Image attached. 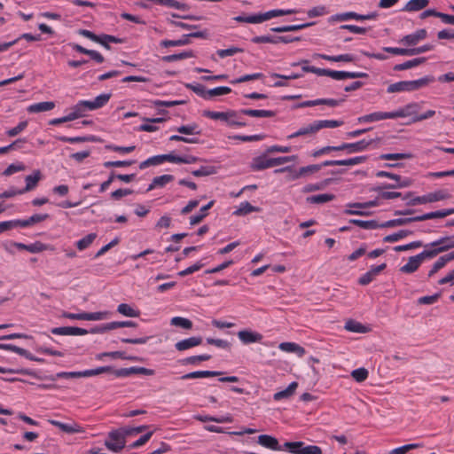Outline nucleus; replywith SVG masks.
<instances>
[{
    "label": "nucleus",
    "instance_id": "f257e3e1",
    "mask_svg": "<svg viewBox=\"0 0 454 454\" xmlns=\"http://www.w3.org/2000/svg\"><path fill=\"white\" fill-rule=\"evenodd\" d=\"M434 81L435 79L433 75H427L414 81H401L390 84L387 87V91L388 93H395L401 91H414L428 85L429 83Z\"/></svg>",
    "mask_w": 454,
    "mask_h": 454
},
{
    "label": "nucleus",
    "instance_id": "f03ea898",
    "mask_svg": "<svg viewBox=\"0 0 454 454\" xmlns=\"http://www.w3.org/2000/svg\"><path fill=\"white\" fill-rule=\"evenodd\" d=\"M450 198V194L445 190H438L423 196L415 197L407 202L408 206H416L419 204L432 203L444 200Z\"/></svg>",
    "mask_w": 454,
    "mask_h": 454
},
{
    "label": "nucleus",
    "instance_id": "7ed1b4c3",
    "mask_svg": "<svg viewBox=\"0 0 454 454\" xmlns=\"http://www.w3.org/2000/svg\"><path fill=\"white\" fill-rule=\"evenodd\" d=\"M104 371H106V370L103 368L98 367L95 369H89V370L81 371V372H58L55 375H51V376L45 377L44 379L54 381L59 378L72 379V378L92 377V376H97V375L102 374Z\"/></svg>",
    "mask_w": 454,
    "mask_h": 454
},
{
    "label": "nucleus",
    "instance_id": "20e7f679",
    "mask_svg": "<svg viewBox=\"0 0 454 454\" xmlns=\"http://www.w3.org/2000/svg\"><path fill=\"white\" fill-rule=\"evenodd\" d=\"M284 447L293 454H322L320 447L317 445L305 446L303 442H286L284 443Z\"/></svg>",
    "mask_w": 454,
    "mask_h": 454
},
{
    "label": "nucleus",
    "instance_id": "39448f33",
    "mask_svg": "<svg viewBox=\"0 0 454 454\" xmlns=\"http://www.w3.org/2000/svg\"><path fill=\"white\" fill-rule=\"evenodd\" d=\"M372 143V140L366 141L365 139H362L355 143H342L338 145V148L339 152L345 151L348 154H351L365 151Z\"/></svg>",
    "mask_w": 454,
    "mask_h": 454
},
{
    "label": "nucleus",
    "instance_id": "423d86ee",
    "mask_svg": "<svg viewBox=\"0 0 454 454\" xmlns=\"http://www.w3.org/2000/svg\"><path fill=\"white\" fill-rule=\"evenodd\" d=\"M427 37V31L425 28H421L412 34L404 35L403 38L399 40V43L403 44L405 46H415L420 41L426 39Z\"/></svg>",
    "mask_w": 454,
    "mask_h": 454
},
{
    "label": "nucleus",
    "instance_id": "0eeeda50",
    "mask_svg": "<svg viewBox=\"0 0 454 454\" xmlns=\"http://www.w3.org/2000/svg\"><path fill=\"white\" fill-rule=\"evenodd\" d=\"M386 268H387V264L385 262L381 263L380 265H377V266H372L370 269V270H368L366 273H364L358 278V281H357L358 284L361 286L369 285L371 282H372L374 280L376 276H378Z\"/></svg>",
    "mask_w": 454,
    "mask_h": 454
},
{
    "label": "nucleus",
    "instance_id": "6e6552de",
    "mask_svg": "<svg viewBox=\"0 0 454 454\" xmlns=\"http://www.w3.org/2000/svg\"><path fill=\"white\" fill-rule=\"evenodd\" d=\"M420 109V106L418 103H410L403 107L397 109L396 111L391 112L392 119L403 118L407 116H415L419 115L418 112Z\"/></svg>",
    "mask_w": 454,
    "mask_h": 454
},
{
    "label": "nucleus",
    "instance_id": "1a4fd4ad",
    "mask_svg": "<svg viewBox=\"0 0 454 454\" xmlns=\"http://www.w3.org/2000/svg\"><path fill=\"white\" fill-rule=\"evenodd\" d=\"M0 349L15 352V353L19 354L20 356H22L30 361H35V362H38V363L44 362L43 358L35 356L30 352H28L27 349L20 348L13 344L0 343Z\"/></svg>",
    "mask_w": 454,
    "mask_h": 454
},
{
    "label": "nucleus",
    "instance_id": "9d476101",
    "mask_svg": "<svg viewBox=\"0 0 454 454\" xmlns=\"http://www.w3.org/2000/svg\"><path fill=\"white\" fill-rule=\"evenodd\" d=\"M266 153L262 155L257 156L253 159L251 168L254 171H260L269 168L274 167L273 159L267 158Z\"/></svg>",
    "mask_w": 454,
    "mask_h": 454
},
{
    "label": "nucleus",
    "instance_id": "9b49d317",
    "mask_svg": "<svg viewBox=\"0 0 454 454\" xmlns=\"http://www.w3.org/2000/svg\"><path fill=\"white\" fill-rule=\"evenodd\" d=\"M51 333L55 335H85L88 334L86 329L77 326H62L51 328Z\"/></svg>",
    "mask_w": 454,
    "mask_h": 454
},
{
    "label": "nucleus",
    "instance_id": "f8f14e48",
    "mask_svg": "<svg viewBox=\"0 0 454 454\" xmlns=\"http://www.w3.org/2000/svg\"><path fill=\"white\" fill-rule=\"evenodd\" d=\"M257 442L272 450H282L285 447L281 446L277 438L269 434H261L258 436Z\"/></svg>",
    "mask_w": 454,
    "mask_h": 454
},
{
    "label": "nucleus",
    "instance_id": "ddd939ff",
    "mask_svg": "<svg viewBox=\"0 0 454 454\" xmlns=\"http://www.w3.org/2000/svg\"><path fill=\"white\" fill-rule=\"evenodd\" d=\"M71 47L74 51H75L79 53L90 56V58L92 60H94L95 62H97L98 64H101L105 61L104 56L97 51L86 49L83 46L77 44V43H72Z\"/></svg>",
    "mask_w": 454,
    "mask_h": 454
},
{
    "label": "nucleus",
    "instance_id": "4468645a",
    "mask_svg": "<svg viewBox=\"0 0 454 454\" xmlns=\"http://www.w3.org/2000/svg\"><path fill=\"white\" fill-rule=\"evenodd\" d=\"M386 119H392L391 112H374L357 118L359 123L379 121Z\"/></svg>",
    "mask_w": 454,
    "mask_h": 454
},
{
    "label": "nucleus",
    "instance_id": "2eb2a0df",
    "mask_svg": "<svg viewBox=\"0 0 454 454\" xmlns=\"http://www.w3.org/2000/svg\"><path fill=\"white\" fill-rule=\"evenodd\" d=\"M238 337L244 344H250L260 342L262 340V335L257 332L249 330H241L238 333Z\"/></svg>",
    "mask_w": 454,
    "mask_h": 454
},
{
    "label": "nucleus",
    "instance_id": "dca6fc26",
    "mask_svg": "<svg viewBox=\"0 0 454 454\" xmlns=\"http://www.w3.org/2000/svg\"><path fill=\"white\" fill-rule=\"evenodd\" d=\"M439 247L442 253L448 251L454 248V236L442 237L430 244L425 245V247Z\"/></svg>",
    "mask_w": 454,
    "mask_h": 454
},
{
    "label": "nucleus",
    "instance_id": "f3484780",
    "mask_svg": "<svg viewBox=\"0 0 454 454\" xmlns=\"http://www.w3.org/2000/svg\"><path fill=\"white\" fill-rule=\"evenodd\" d=\"M201 343H202V338L201 337H200V336H198V337L197 336H192V337H190L188 339H184V340L177 341L175 344V348L178 351H184V350L189 349L191 348L199 346Z\"/></svg>",
    "mask_w": 454,
    "mask_h": 454
},
{
    "label": "nucleus",
    "instance_id": "a211bd4d",
    "mask_svg": "<svg viewBox=\"0 0 454 454\" xmlns=\"http://www.w3.org/2000/svg\"><path fill=\"white\" fill-rule=\"evenodd\" d=\"M222 372L218 371H195L186 374H184L180 377V380H192V379H201V378H208V377H215L222 375Z\"/></svg>",
    "mask_w": 454,
    "mask_h": 454
},
{
    "label": "nucleus",
    "instance_id": "6ab92c4d",
    "mask_svg": "<svg viewBox=\"0 0 454 454\" xmlns=\"http://www.w3.org/2000/svg\"><path fill=\"white\" fill-rule=\"evenodd\" d=\"M239 113L234 110H229L227 112H215L210 110H205L203 116L210 118L212 120H220L226 122L229 116H238Z\"/></svg>",
    "mask_w": 454,
    "mask_h": 454
},
{
    "label": "nucleus",
    "instance_id": "aec40b11",
    "mask_svg": "<svg viewBox=\"0 0 454 454\" xmlns=\"http://www.w3.org/2000/svg\"><path fill=\"white\" fill-rule=\"evenodd\" d=\"M48 421L52 426L57 427L61 431H63L67 434L81 433L82 431V427L76 423L65 424V423H62L60 421L54 420V419H49Z\"/></svg>",
    "mask_w": 454,
    "mask_h": 454
},
{
    "label": "nucleus",
    "instance_id": "412c9836",
    "mask_svg": "<svg viewBox=\"0 0 454 454\" xmlns=\"http://www.w3.org/2000/svg\"><path fill=\"white\" fill-rule=\"evenodd\" d=\"M12 246L21 250H27L30 253H40L46 249V245L40 241H36L30 245H26L20 242H12Z\"/></svg>",
    "mask_w": 454,
    "mask_h": 454
},
{
    "label": "nucleus",
    "instance_id": "4be33fe9",
    "mask_svg": "<svg viewBox=\"0 0 454 454\" xmlns=\"http://www.w3.org/2000/svg\"><path fill=\"white\" fill-rule=\"evenodd\" d=\"M297 12H298V11L294 10V9H287V10L276 9V10H270L264 13H261V17H262V21L263 22V21L269 20L275 17L295 14Z\"/></svg>",
    "mask_w": 454,
    "mask_h": 454
},
{
    "label": "nucleus",
    "instance_id": "5701e85b",
    "mask_svg": "<svg viewBox=\"0 0 454 454\" xmlns=\"http://www.w3.org/2000/svg\"><path fill=\"white\" fill-rule=\"evenodd\" d=\"M239 114H244L251 117H273L276 115V113L271 110H257V109H241L238 112Z\"/></svg>",
    "mask_w": 454,
    "mask_h": 454
},
{
    "label": "nucleus",
    "instance_id": "b1692460",
    "mask_svg": "<svg viewBox=\"0 0 454 454\" xmlns=\"http://www.w3.org/2000/svg\"><path fill=\"white\" fill-rule=\"evenodd\" d=\"M421 261L419 255L411 256L408 262L400 268V271L406 274L415 272L420 266Z\"/></svg>",
    "mask_w": 454,
    "mask_h": 454
},
{
    "label": "nucleus",
    "instance_id": "393cba45",
    "mask_svg": "<svg viewBox=\"0 0 454 454\" xmlns=\"http://www.w3.org/2000/svg\"><path fill=\"white\" fill-rule=\"evenodd\" d=\"M315 25V22H308V23H302L298 25H287V26H282V27H271L270 30L275 33H285V32H294L301 30L303 28L309 27Z\"/></svg>",
    "mask_w": 454,
    "mask_h": 454
},
{
    "label": "nucleus",
    "instance_id": "a878e982",
    "mask_svg": "<svg viewBox=\"0 0 454 454\" xmlns=\"http://www.w3.org/2000/svg\"><path fill=\"white\" fill-rule=\"evenodd\" d=\"M174 179H175L174 176L168 175V174L156 176L153 179L152 183L149 184L146 192H150V191L155 189L156 187H163L167 184L172 182Z\"/></svg>",
    "mask_w": 454,
    "mask_h": 454
},
{
    "label": "nucleus",
    "instance_id": "bb28decb",
    "mask_svg": "<svg viewBox=\"0 0 454 454\" xmlns=\"http://www.w3.org/2000/svg\"><path fill=\"white\" fill-rule=\"evenodd\" d=\"M41 179V172L36 170L33 175H28L26 176V186L22 190H20V192H27L35 189L37 185V183Z\"/></svg>",
    "mask_w": 454,
    "mask_h": 454
},
{
    "label": "nucleus",
    "instance_id": "cd10ccee",
    "mask_svg": "<svg viewBox=\"0 0 454 454\" xmlns=\"http://www.w3.org/2000/svg\"><path fill=\"white\" fill-rule=\"evenodd\" d=\"M55 107V103L52 101H44V102H39L33 105H30L27 107V112L34 114V113H41V112H47L51 111Z\"/></svg>",
    "mask_w": 454,
    "mask_h": 454
},
{
    "label": "nucleus",
    "instance_id": "c85d7f7f",
    "mask_svg": "<svg viewBox=\"0 0 454 454\" xmlns=\"http://www.w3.org/2000/svg\"><path fill=\"white\" fill-rule=\"evenodd\" d=\"M412 222H419L417 216L407 217V218H396L388 220L381 223V228H392L395 226L406 225Z\"/></svg>",
    "mask_w": 454,
    "mask_h": 454
},
{
    "label": "nucleus",
    "instance_id": "c756f323",
    "mask_svg": "<svg viewBox=\"0 0 454 454\" xmlns=\"http://www.w3.org/2000/svg\"><path fill=\"white\" fill-rule=\"evenodd\" d=\"M99 41H97L96 43L101 44L105 49L111 50L110 43H122L124 42V39L116 37L114 35H106V34H101L98 35Z\"/></svg>",
    "mask_w": 454,
    "mask_h": 454
},
{
    "label": "nucleus",
    "instance_id": "7c9ffc66",
    "mask_svg": "<svg viewBox=\"0 0 454 454\" xmlns=\"http://www.w3.org/2000/svg\"><path fill=\"white\" fill-rule=\"evenodd\" d=\"M298 387L296 381L292 382L286 389L278 391L274 394L273 398L275 401L290 398L294 393Z\"/></svg>",
    "mask_w": 454,
    "mask_h": 454
},
{
    "label": "nucleus",
    "instance_id": "2f4dec72",
    "mask_svg": "<svg viewBox=\"0 0 454 454\" xmlns=\"http://www.w3.org/2000/svg\"><path fill=\"white\" fill-rule=\"evenodd\" d=\"M426 61V58H416L413 59L407 60L401 64H396L394 66L393 69L394 71H403L406 69H410L415 67L419 66L420 64H423Z\"/></svg>",
    "mask_w": 454,
    "mask_h": 454
},
{
    "label": "nucleus",
    "instance_id": "473e14b6",
    "mask_svg": "<svg viewBox=\"0 0 454 454\" xmlns=\"http://www.w3.org/2000/svg\"><path fill=\"white\" fill-rule=\"evenodd\" d=\"M349 223L359 226L364 230H375L378 228H381V223H379L376 220H359V219H350Z\"/></svg>",
    "mask_w": 454,
    "mask_h": 454
},
{
    "label": "nucleus",
    "instance_id": "72a5a7b5",
    "mask_svg": "<svg viewBox=\"0 0 454 454\" xmlns=\"http://www.w3.org/2000/svg\"><path fill=\"white\" fill-rule=\"evenodd\" d=\"M429 4V0H410L403 11L405 12H418L426 8Z\"/></svg>",
    "mask_w": 454,
    "mask_h": 454
},
{
    "label": "nucleus",
    "instance_id": "f704fd0d",
    "mask_svg": "<svg viewBox=\"0 0 454 454\" xmlns=\"http://www.w3.org/2000/svg\"><path fill=\"white\" fill-rule=\"evenodd\" d=\"M335 196L330 193H323L307 197L306 201L310 204H324L333 200Z\"/></svg>",
    "mask_w": 454,
    "mask_h": 454
},
{
    "label": "nucleus",
    "instance_id": "c9c22d12",
    "mask_svg": "<svg viewBox=\"0 0 454 454\" xmlns=\"http://www.w3.org/2000/svg\"><path fill=\"white\" fill-rule=\"evenodd\" d=\"M359 14L355 12H347L343 13H337L331 16L328 20L329 22H341L348 20H358Z\"/></svg>",
    "mask_w": 454,
    "mask_h": 454
},
{
    "label": "nucleus",
    "instance_id": "e433bc0d",
    "mask_svg": "<svg viewBox=\"0 0 454 454\" xmlns=\"http://www.w3.org/2000/svg\"><path fill=\"white\" fill-rule=\"evenodd\" d=\"M191 41L189 35H183L178 40H162L160 45L163 48L174 47V46H184L190 44Z\"/></svg>",
    "mask_w": 454,
    "mask_h": 454
},
{
    "label": "nucleus",
    "instance_id": "4c0bfd02",
    "mask_svg": "<svg viewBox=\"0 0 454 454\" xmlns=\"http://www.w3.org/2000/svg\"><path fill=\"white\" fill-rule=\"evenodd\" d=\"M316 132H317V128L316 121H314L313 123L309 124V126L302 127L300 129H298L296 132L287 136V138L292 139V138L298 137L301 136L314 134Z\"/></svg>",
    "mask_w": 454,
    "mask_h": 454
},
{
    "label": "nucleus",
    "instance_id": "58836bf2",
    "mask_svg": "<svg viewBox=\"0 0 454 454\" xmlns=\"http://www.w3.org/2000/svg\"><path fill=\"white\" fill-rule=\"evenodd\" d=\"M279 348L283 351L286 352H295L300 356H303L305 354V349L301 346L294 343V342H282L279 345Z\"/></svg>",
    "mask_w": 454,
    "mask_h": 454
},
{
    "label": "nucleus",
    "instance_id": "ea45409f",
    "mask_svg": "<svg viewBox=\"0 0 454 454\" xmlns=\"http://www.w3.org/2000/svg\"><path fill=\"white\" fill-rule=\"evenodd\" d=\"M192 57H194V53L192 51L190 50V51H185L176 53V54L163 56L161 59L164 62H174V61L189 59V58H192Z\"/></svg>",
    "mask_w": 454,
    "mask_h": 454
},
{
    "label": "nucleus",
    "instance_id": "a19ab883",
    "mask_svg": "<svg viewBox=\"0 0 454 454\" xmlns=\"http://www.w3.org/2000/svg\"><path fill=\"white\" fill-rule=\"evenodd\" d=\"M105 356H108V357H111L114 359L121 358V359H128V360H132V361L137 360V356H126L125 353L122 351L103 352V353L97 355L96 357H97V359L101 360Z\"/></svg>",
    "mask_w": 454,
    "mask_h": 454
},
{
    "label": "nucleus",
    "instance_id": "79ce46f5",
    "mask_svg": "<svg viewBox=\"0 0 454 454\" xmlns=\"http://www.w3.org/2000/svg\"><path fill=\"white\" fill-rule=\"evenodd\" d=\"M117 311L125 316L129 317H137L140 316V311L137 309H134L131 306H129L127 303H121L117 307Z\"/></svg>",
    "mask_w": 454,
    "mask_h": 454
},
{
    "label": "nucleus",
    "instance_id": "37998d69",
    "mask_svg": "<svg viewBox=\"0 0 454 454\" xmlns=\"http://www.w3.org/2000/svg\"><path fill=\"white\" fill-rule=\"evenodd\" d=\"M260 208L252 206L248 201L240 203L239 207L233 212L235 215H245L252 212H259Z\"/></svg>",
    "mask_w": 454,
    "mask_h": 454
},
{
    "label": "nucleus",
    "instance_id": "c03bdc74",
    "mask_svg": "<svg viewBox=\"0 0 454 454\" xmlns=\"http://www.w3.org/2000/svg\"><path fill=\"white\" fill-rule=\"evenodd\" d=\"M413 233L412 231L410 230H400L397 232L389 234L386 237H384L383 241L384 242H395L398 241L409 235H411Z\"/></svg>",
    "mask_w": 454,
    "mask_h": 454
},
{
    "label": "nucleus",
    "instance_id": "a18cd8bd",
    "mask_svg": "<svg viewBox=\"0 0 454 454\" xmlns=\"http://www.w3.org/2000/svg\"><path fill=\"white\" fill-rule=\"evenodd\" d=\"M57 139L61 142H67V143H82V142H94L95 137L94 136H87V137H69L65 136L57 137Z\"/></svg>",
    "mask_w": 454,
    "mask_h": 454
},
{
    "label": "nucleus",
    "instance_id": "49530a36",
    "mask_svg": "<svg viewBox=\"0 0 454 454\" xmlns=\"http://www.w3.org/2000/svg\"><path fill=\"white\" fill-rule=\"evenodd\" d=\"M233 20L237 22H247V23H252V24H257L262 23V17L261 13L258 14H252V15H239L233 18Z\"/></svg>",
    "mask_w": 454,
    "mask_h": 454
},
{
    "label": "nucleus",
    "instance_id": "de8ad7c7",
    "mask_svg": "<svg viewBox=\"0 0 454 454\" xmlns=\"http://www.w3.org/2000/svg\"><path fill=\"white\" fill-rule=\"evenodd\" d=\"M411 185V181L409 178L400 179V181H396V185H380L374 187L373 191L378 190H391V189H398V188H404L409 187Z\"/></svg>",
    "mask_w": 454,
    "mask_h": 454
},
{
    "label": "nucleus",
    "instance_id": "09e8293b",
    "mask_svg": "<svg viewBox=\"0 0 454 454\" xmlns=\"http://www.w3.org/2000/svg\"><path fill=\"white\" fill-rule=\"evenodd\" d=\"M99 368H103L106 371L103 372V373H112L116 377H129V368H121V369H115L113 366L106 365V366H100Z\"/></svg>",
    "mask_w": 454,
    "mask_h": 454
},
{
    "label": "nucleus",
    "instance_id": "8fccbe9b",
    "mask_svg": "<svg viewBox=\"0 0 454 454\" xmlns=\"http://www.w3.org/2000/svg\"><path fill=\"white\" fill-rule=\"evenodd\" d=\"M285 172H289V175L287 176V180H289V181L296 180L302 176L301 174H300L299 169L294 170V169H293V168L291 166H286V167L277 168L274 170L275 174H281V173H285Z\"/></svg>",
    "mask_w": 454,
    "mask_h": 454
},
{
    "label": "nucleus",
    "instance_id": "3c124183",
    "mask_svg": "<svg viewBox=\"0 0 454 454\" xmlns=\"http://www.w3.org/2000/svg\"><path fill=\"white\" fill-rule=\"evenodd\" d=\"M97 238L96 233H90L76 242V247L82 251L88 248Z\"/></svg>",
    "mask_w": 454,
    "mask_h": 454
},
{
    "label": "nucleus",
    "instance_id": "603ef678",
    "mask_svg": "<svg viewBox=\"0 0 454 454\" xmlns=\"http://www.w3.org/2000/svg\"><path fill=\"white\" fill-rule=\"evenodd\" d=\"M345 329L352 333H366V326L354 320H348L345 324Z\"/></svg>",
    "mask_w": 454,
    "mask_h": 454
},
{
    "label": "nucleus",
    "instance_id": "864d4df0",
    "mask_svg": "<svg viewBox=\"0 0 454 454\" xmlns=\"http://www.w3.org/2000/svg\"><path fill=\"white\" fill-rule=\"evenodd\" d=\"M216 173V168L214 166H201L199 169L192 171L194 176H207Z\"/></svg>",
    "mask_w": 454,
    "mask_h": 454
},
{
    "label": "nucleus",
    "instance_id": "5fc2aeb1",
    "mask_svg": "<svg viewBox=\"0 0 454 454\" xmlns=\"http://www.w3.org/2000/svg\"><path fill=\"white\" fill-rule=\"evenodd\" d=\"M320 76H329L334 80H344L346 79V71H335L321 68Z\"/></svg>",
    "mask_w": 454,
    "mask_h": 454
},
{
    "label": "nucleus",
    "instance_id": "6e6d98bb",
    "mask_svg": "<svg viewBox=\"0 0 454 454\" xmlns=\"http://www.w3.org/2000/svg\"><path fill=\"white\" fill-rule=\"evenodd\" d=\"M231 92V89L226 86H220L207 91V99H210L213 97L226 95Z\"/></svg>",
    "mask_w": 454,
    "mask_h": 454
},
{
    "label": "nucleus",
    "instance_id": "4d7b16f0",
    "mask_svg": "<svg viewBox=\"0 0 454 454\" xmlns=\"http://www.w3.org/2000/svg\"><path fill=\"white\" fill-rule=\"evenodd\" d=\"M414 155L410 153H384L380 156V160H396L412 159Z\"/></svg>",
    "mask_w": 454,
    "mask_h": 454
},
{
    "label": "nucleus",
    "instance_id": "13d9d810",
    "mask_svg": "<svg viewBox=\"0 0 454 454\" xmlns=\"http://www.w3.org/2000/svg\"><path fill=\"white\" fill-rule=\"evenodd\" d=\"M317 128V131L324 128H337L343 124L342 121L335 120H321L315 121Z\"/></svg>",
    "mask_w": 454,
    "mask_h": 454
},
{
    "label": "nucleus",
    "instance_id": "bf43d9fd",
    "mask_svg": "<svg viewBox=\"0 0 454 454\" xmlns=\"http://www.w3.org/2000/svg\"><path fill=\"white\" fill-rule=\"evenodd\" d=\"M446 216H447L446 210L442 209V210L426 213L421 215H417V219L419 220V222H420V221H426V220L434 219V218H443Z\"/></svg>",
    "mask_w": 454,
    "mask_h": 454
},
{
    "label": "nucleus",
    "instance_id": "052dcab7",
    "mask_svg": "<svg viewBox=\"0 0 454 454\" xmlns=\"http://www.w3.org/2000/svg\"><path fill=\"white\" fill-rule=\"evenodd\" d=\"M170 324L175 326H179L184 329H191L192 327V322L182 317H175L171 319Z\"/></svg>",
    "mask_w": 454,
    "mask_h": 454
},
{
    "label": "nucleus",
    "instance_id": "680f3d73",
    "mask_svg": "<svg viewBox=\"0 0 454 454\" xmlns=\"http://www.w3.org/2000/svg\"><path fill=\"white\" fill-rule=\"evenodd\" d=\"M211 359V356L207 354L204 355H199V356H192L186 357L182 361L183 364H197L203 361H208Z\"/></svg>",
    "mask_w": 454,
    "mask_h": 454
},
{
    "label": "nucleus",
    "instance_id": "e2e57ef3",
    "mask_svg": "<svg viewBox=\"0 0 454 454\" xmlns=\"http://www.w3.org/2000/svg\"><path fill=\"white\" fill-rule=\"evenodd\" d=\"M185 87L191 90H192L194 93H196L198 96L201 97L204 99H207V90L206 87L202 84L196 83H186Z\"/></svg>",
    "mask_w": 454,
    "mask_h": 454
},
{
    "label": "nucleus",
    "instance_id": "0e129e2a",
    "mask_svg": "<svg viewBox=\"0 0 454 454\" xmlns=\"http://www.w3.org/2000/svg\"><path fill=\"white\" fill-rule=\"evenodd\" d=\"M433 247L432 249H425L418 254L421 262L426 259H432L442 253L439 247Z\"/></svg>",
    "mask_w": 454,
    "mask_h": 454
},
{
    "label": "nucleus",
    "instance_id": "69168bd1",
    "mask_svg": "<svg viewBox=\"0 0 454 454\" xmlns=\"http://www.w3.org/2000/svg\"><path fill=\"white\" fill-rule=\"evenodd\" d=\"M125 432L123 428L118 429V430H113L108 434V441L114 442H125Z\"/></svg>",
    "mask_w": 454,
    "mask_h": 454
},
{
    "label": "nucleus",
    "instance_id": "338daca9",
    "mask_svg": "<svg viewBox=\"0 0 454 454\" xmlns=\"http://www.w3.org/2000/svg\"><path fill=\"white\" fill-rule=\"evenodd\" d=\"M198 125L193 123L190 125H182L176 129V131L184 135L200 134V130H197Z\"/></svg>",
    "mask_w": 454,
    "mask_h": 454
},
{
    "label": "nucleus",
    "instance_id": "774afa93",
    "mask_svg": "<svg viewBox=\"0 0 454 454\" xmlns=\"http://www.w3.org/2000/svg\"><path fill=\"white\" fill-rule=\"evenodd\" d=\"M327 13H328V11H327L326 7L324 5L315 6L307 12L309 18H316V17H319V16H324Z\"/></svg>",
    "mask_w": 454,
    "mask_h": 454
}]
</instances>
